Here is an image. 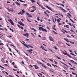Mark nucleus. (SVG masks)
Here are the masks:
<instances>
[{
	"label": "nucleus",
	"instance_id": "obj_3",
	"mask_svg": "<svg viewBox=\"0 0 77 77\" xmlns=\"http://www.w3.org/2000/svg\"><path fill=\"white\" fill-rule=\"evenodd\" d=\"M8 21H9L10 22L11 25H12L13 26H14V22H13V21L11 19L8 20Z\"/></svg>",
	"mask_w": 77,
	"mask_h": 77
},
{
	"label": "nucleus",
	"instance_id": "obj_37",
	"mask_svg": "<svg viewBox=\"0 0 77 77\" xmlns=\"http://www.w3.org/2000/svg\"><path fill=\"white\" fill-rule=\"evenodd\" d=\"M9 51H11V52H12V50H11V49L10 48H8Z\"/></svg>",
	"mask_w": 77,
	"mask_h": 77
},
{
	"label": "nucleus",
	"instance_id": "obj_6",
	"mask_svg": "<svg viewBox=\"0 0 77 77\" xmlns=\"http://www.w3.org/2000/svg\"><path fill=\"white\" fill-rule=\"evenodd\" d=\"M26 14L27 15H28V17H29L30 18L31 17H32V16L30 14L26 12Z\"/></svg>",
	"mask_w": 77,
	"mask_h": 77
},
{
	"label": "nucleus",
	"instance_id": "obj_25",
	"mask_svg": "<svg viewBox=\"0 0 77 77\" xmlns=\"http://www.w3.org/2000/svg\"><path fill=\"white\" fill-rule=\"evenodd\" d=\"M48 50H50V51H51V52H52V53H55V52H54L53 51H52V50H51L50 49L48 48Z\"/></svg>",
	"mask_w": 77,
	"mask_h": 77
},
{
	"label": "nucleus",
	"instance_id": "obj_62",
	"mask_svg": "<svg viewBox=\"0 0 77 77\" xmlns=\"http://www.w3.org/2000/svg\"><path fill=\"white\" fill-rule=\"evenodd\" d=\"M23 6H27V4H24V5H23Z\"/></svg>",
	"mask_w": 77,
	"mask_h": 77
},
{
	"label": "nucleus",
	"instance_id": "obj_41",
	"mask_svg": "<svg viewBox=\"0 0 77 77\" xmlns=\"http://www.w3.org/2000/svg\"><path fill=\"white\" fill-rule=\"evenodd\" d=\"M63 30L64 31V32H66V33H68V32H67V31H66V30H65L63 29Z\"/></svg>",
	"mask_w": 77,
	"mask_h": 77
},
{
	"label": "nucleus",
	"instance_id": "obj_4",
	"mask_svg": "<svg viewBox=\"0 0 77 77\" xmlns=\"http://www.w3.org/2000/svg\"><path fill=\"white\" fill-rule=\"evenodd\" d=\"M23 35L24 36H26L27 38H29V34L28 33H26V34H23Z\"/></svg>",
	"mask_w": 77,
	"mask_h": 77
},
{
	"label": "nucleus",
	"instance_id": "obj_5",
	"mask_svg": "<svg viewBox=\"0 0 77 77\" xmlns=\"http://www.w3.org/2000/svg\"><path fill=\"white\" fill-rule=\"evenodd\" d=\"M63 54H64V55H66L68 56H69V57H70V58H71V57L70 55H69V54H68L67 53L65 52H63Z\"/></svg>",
	"mask_w": 77,
	"mask_h": 77
},
{
	"label": "nucleus",
	"instance_id": "obj_12",
	"mask_svg": "<svg viewBox=\"0 0 77 77\" xmlns=\"http://www.w3.org/2000/svg\"><path fill=\"white\" fill-rule=\"evenodd\" d=\"M27 51H28V52H29L30 53V54H31V53H32V51H33V50L29 49V50H28Z\"/></svg>",
	"mask_w": 77,
	"mask_h": 77
},
{
	"label": "nucleus",
	"instance_id": "obj_13",
	"mask_svg": "<svg viewBox=\"0 0 77 77\" xmlns=\"http://www.w3.org/2000/svg\"><path fill=\"white\" fill-rule=\"evenodd\" d=\"M42 31H43L44 32H47V31L46 30V29H44L43 28H42Z\"/></svg>",
	"mask_w": 77,
	"mask_h": 77
},
{
	"label": "nucleus",
	"instance_id": "obj_15",
	"mask_svg": "<svg viewBox=\"0 0 77 77\" xmlns=\"http://www.w3.org/2000/svg\"><path fill=\"white\" fill-rule=\"evenodd\" d=\"M46 7L48 9H49V10H50L51 11H52V10L51 9V8H50L48 6L46 5Z\"/></svg>",
	"mask_w": 77,
	"mask_h": 77
},
{
	"label": "nucleus",
	"instance_id": "obj_29",
	"mask_svg": "<svg viewBox=\"0 0 77 77\" xmlns=\"http://www.w3.org/2000/svg\"><path fill=\"white\" fill-rule=\"evenodd\" d=\"M69 42L70 43V44H74V42H71L70 41H69Z\"/></svg>",
	"mask_w": 77,
	"mask_h": 77
},
{
	"label": "nucleus",
	"instance_id": "obj_18",
	"mask_svg": "<svg viewBox=\"0 0 77 77\" xmlns=\"http://www.w3.org/2000/svg\"><path fill=\"white\" fill-rule=\"evenodd\" d=\"M19 24H20V25H21V26H24V24H23V23L21 22H20V23H19Z\"/></svg>",
	"mask_w": 77,
	"mask_h": 77
},
{
	"label": "nucleus",
	"instance_id": "obj_56",
	"mask_svg": "<svg viewBox=\"0 0 77 77\" xmlns=\"http://www.w3.org/2000/svg\"><path fill=\"white\" fill-rule=\"evenodd\" d=\"M4 29L6 31H8V29L6 28H5Z\"/></svg>",
	"mask_w": 77,
	"mask_h": 77
},
{
	"label": "nucleus",
	"instance_id": "obj_16",
	"mask_svg": "<svg viewBox=\"0 0 77 77\" xmlns=\"http://www.w3.org/2000/svg\"><path fill=\"white\" fill-rule=\"evenodd\" d=\"M15 3L17 5H18V6H20V3L17 2H16Z\"/></svg>",
	"mask_w": 77,
	"mask_h": 77
},
{
	"label": "nucleus",
	"instance_id": "obj_35",
	"mask_svg": "<svg viewBox=\"0 0 77 77\" xmlns=\"http://www.w3.org/2000/svg\"><path fill=\"white\" fill-rule=\"evenodd\" d=\"M46 11L47 12H48L49 14H50V12L48 10H46Z\"/></svg>",
	"mask_w": 77,
	"mask_h": 77
},
{
	"label": "nucleus",
	"instance_id": "obj_9",
	"mask_svg": "<svg viewBox=\"0 0 77 77\" xmlns=\"http://www.w3.org/2000/svg\"><path fill=\"white\" fill-rule=\"evenodd\" d=\"M49 39L50 41H53V42H54V40H53V38L51 37L50 36H49Z\"/></svg>",
	"mask_w": 77,
	"mask_h": 77
},
{
	"label": "nucleus",
	"instance_id": "obj_11",
	"mask_svg": "<svg viewBox=\"0 0 77 77\" xmlns=\"http://www.w3.org/2000/svg\"><path fill=\"white\" fill-rule=\"evenodd\" d=\"M21 11H21V15H23L24 13H25V11L23 10H21Z\"/></svg>",
	"mask_w": 77,
	"mask_h": 77
},
{
	"label": "nucleus",
	"instance_id": "obj_52",
	"mask_svg": "<svg viewBox=\"0 0 77 77\" xmlns=\"http://www.w3.org/2000/svg\"><path fill=\"white\" fill-rule=\"evenodd\" d=\"M27 45L29 46V47H31V48H33V47L32 46H30L29 45Z\"/></svg>",
	"mask_w": 77,
	"mask_h": 77
},
{
	"label": "nucleus",
	"instance_id": "obj_38",
	"mask_svg": "<svg viewBox=\"0 0 77 77\" xmlns=\"http://www.w3.org/2000/svg\"><path fill=\"white\" fill-rule=\"evenodd\" d=\"M70 54H71L72 55V56H75L76 55H74V54H72L71 53H70Z\"/></svg>",
	"mask_w": 77,
	"mask_h": 77
},
{
	"label": "nucleus",
	"instance_id": "obj_1",
	"mask_svg": "<svg viewBox=\"0 0 77 77\" xmlns=\"http://www.w3.org/2000/svg\"><path fill=\"white\" fill-rule=\"evenodd\" d=\"M56 7H57V8H60V9H61V10H62V11L63 12H66V11H65V10L63 9V8H62V7H58V6L57 5H56Z\"/></svg>",
	"mask_w": 77,
	"mask_h": 77
},
{
	"label": "nucleus",
	"instance_id": "obj_63",
	"mask_svg": "<svg viewBox=\"0 0 77 77\" xmlns=\"http://www.w3.org/2000/svg\"><path fill=\"white\" fill-rule=\"evenodd\" d=\"M34 11L33 10H32V11H30V12H34Z\"/></svg>",
	"mask_w": 77,
	"mask_h": 77
},
{
	"label": "nucleus",
	"instance_id": "obj_32",
	"mask_svg": "<svg viewBox=\"0 0 77 77\" xmlns=\"http://www.w3.org/2000/svg\"><path fill=\"white\" fill-rule=\"evenodd\" d=\"M52 19L53 20V21L54 22V23H55V22L54 21V18L53 17H52Z\"/></svg>",
	"mask_w": 77,
	"mask_h": 77
},
{
	"label": "nucleus",
	"instance_id": "obj_60",
	"mask_svg": "<svg viewBox=\"0 0 77 77\" xmlns=\"http://www.w3.org/2000/svg\"><path fill=\"white\" fill-rule=\"evenodd\" d=\"M14 50H16V51L17 52V53H18V50H16V49L14 48Z\"/></svg>",
	"mask_w": 77,
	"mask_h": 77
},
{
	"label": "nucleus",
	"instance_id": "obj_17",
	"mask_svg": "<svg viewBox=\"0 0 77 77\" xmlns=\"http://www.w3.org/2000/svg\"><path fill=\"white\" fill-rule=\"evenodd\" d=\"M33 66H35V69H38V66H37L36 65H33Z\"/></svg>",
	"mask_w": 77,
	"mask_h": 77
},
{
	"label": "nucleus",
	"instance_id": "obj_45",
	"mask_svg": "<svg viewBox=\"0 0 77 77\" xmlns=\"http://www.w3.org/2000/svg\"><path fill=\"white\" fill-rule=\"evenodd\" d=\"M32 6V7H33V8H35V11H36V8H36V7H35L34 6Z\"/></svg>",
	"mask_w": 77,
	"mask_h": 77
},
{
	"label": "nucleus",
	"instance_id": "obj_40",
	"mask_svg": "<svg viewBox=\"0 0 77 77\" xmlns=\"http://www.w3.org/2000/svg\"><path fill=\"white\" fill-rule=\"evenodd\" d=\"M63 30L64 31V32H66V33H68V32H67V31H66V30H65L63 29Z\"/></svg>",
	"mask_w": 77,
	"mask_h": 77
},
{
	"label": "nucleus",
	"instance_id": "obj_21",
	"mask_svg": "<svg viewBox=\"0 0 77 77\" xmlns=\"http://www.w3.org/2000/svg\"><path fill=\"white\" fill-rule=\"evenodd\" d=\"M23 44L24 45V46H26V47L27 48H29V46H28L27 45L23 43Z\"/></svg>",
	"mask_w": 77,
	"mask_h": 77
},
{
	"label": "nucleus",
	"instance_id": "obj_31",
	"mask_svg": "<svg viewBox=\"0 0 77 77\" xmlns=\"http://www.w3.org/2000/svg\"><path fill=\"white\" fill-rule=\"evenodd\" d=\"M69 68L70 69H72V70H73V71H74V70H75V69L73 68H71L70 67Z\"/></svg>",
	"mask_w": 77,
	"mask_h": 77
},
{
	"label": "nucleus",
	"instance_id": "obj_23",
	"mask_svg": "<svg viewBox=\"0 0 77 77\" xmlns=\"http://www.w3.org/2000/svg\"><path fill=\"white\" fill-rule=\"evenodd\" d=\"M52 32L54 33V34H55V35H57V32L54 31V30H53Z\"/></svg>",
	"mask_w": 77,
	"mask_h": 77
},
{
	"label": "nucleus",
	"instance_id": "obj_10",
	"mask_svg": "<svg viewBox=\"0 0 77 77\" xmlns=\"http://www.w3.org/2000/svg\"><path fill=\"white\" fill-rule=\"evenodd\" d=\"M66 15L68 17V18H70V21H72V23H74V21H73V20H72V19H70L71 17H69V15L68 14H67Z\"/></svg>",
	"mask_w": 77,
	"mask_h": 77
},
{
	"label": "nucleus",
	"instance_id": "obj_55",
	"mask_svg": "<svg viewBox=\"0 0 77 77\" xmlns=\"http://www.w3.org/2000/svg\"><path fill=\"white\" fill-rule=\"evenodd\" d=\"M67 37H68V38H71V36L68 35H67Z\"/></svg>",
	"mask_w": 77,
	"mask_h": 77
},
{
	"label": "nucleus",
	"instance_id": "obj_14",
	"mask_svg": "<svg viewBox=\"0 0 77 77\" xmlns=\"http://www.w3.org/2000/svg\"><path fill=\"white\" fill-rule=\"evenodd\" d=\"M60 63H62V64H63V65H65L66 66H67V68H68V65H66V64H65L64 63H63L62 62H61L60 61Z\"/></svg>",
	"mask_w": 77,
	"mask_h": 77
},
{
	"label": "nucleus",
	"instance_id": "obj_36",
	"mask_svg": "<svg viewBox=\"0 0 77 77\" xmlns=\"http://www.w3.org/2000/svg\"><path fill=\"white\" fill-rule=\"evenodd\" d=\"M66 45H67L68 46H69V47H70L71 46V45H70L68 44L67 43H66Z\"/></svg>",
	"mask_w": 77,
	"mask_h": 77
},
{
	"label": "nucleus",
	"instance_id": "obj_54",
	"mask_svg": "<svg viewBox=\"0 0 77 77\" xmlns=\"http://www.w3.org/2000/svg\"><path fill=\"white\" fill-rule=\"evenodd\" d=\"M42 8L43 9H45V8L43 7H42Z\"/></svg>",
	"mask_w": 77,
	"mask_h": 77
},
{
	"label": "nucleus",
	"instance_id": "obj_61",
	"mask_svg": "<svg viewBox=\"0 0 77 77\" xmlns=\"http://www.w3.org/2000/svg\"><path fill=\"white\" fill-rule=\"evenodd\" d=\"M44 1L45 2H48V0H44Z\"/></svg>",
	"mask_w": 77,
	"mask_h": 77
},
{
	"label": "nucleus",
	"instance_id": "obj_48",
	"mask_svg": "<svg viewBox=\"0 0 77 77\" xmlns=\"http://www.w3.org/2000/svg\"><path fill=\"white\" fill-rule=\"evenodd\" d=\"M70 31V32H73V33H75V32H74V31H73L72 29H71Z\"/></svg>",
	"mask_w": 77,
	"mask_h": 77
},
{
	"label": "nucleus",
	"instance_id": "obj_33",
	"mask_svg": "<svg viewBox=\"0 0 77 77\" xmlns=\"http://www.w3.org/2000/svg\"><path fill=\"white\" fill-rule=\"evenodd\" d=\"M10 30H11V32H14V30L10 28Z\"/></svg>",
	"mask_w": 77,
	"mask_h": 77
},
{
	"label": "nucleus",
	"instance_id": "obj_22",
	"mask_svg": "<svg viewBox=\"0 0 77 77\" xmlns=\"http://www.w3.org/2000/svg\"><path fill=\"white\" fill-rule=\"evenodd\" d=\"M64 39L65 41H67V42H69V41H68V39H66V38H64Z\"/></svg>",
	"mask_w": 77,
	"mask_h": 77
},
{
	"label": "nucleus",
	"instance_id": "obj_30",
	"mask_svg": "<svg viewBox=\"0 0 77 77\" xmlns=\"http://www.w3.org/2000/svg\"><path fill=\"white\" fill-rule=\"evenodd\" d=\"M39 30H41V29H42V27L41 26H39Z\"/></svg>",
	"mask_w": 77,
	"mask_h": 77
},
{
	"label": "nucleus",
	"instance_id": "obj_34",
	"mask_svg": "<svg viewBox=\"0 0 77 77\" xmlns=\"http://www.w3.org/2000/svg\"><path fill=\"white\" fill-rule=\"evenodd\" d=\"M66 26L67 28H68V29H69V28L68 27H69V26L68 25H66Z\"/></svg>",
	"mask_w": 77,
	"mask_h": 77
},
{
	"label": "nucleus",
	"instance_id": "obj_64",
	"mask_svg": "<svg viewBox=\"0 0 77 77\" xmlns=\"http://www.w3.org/2000/svg\"><path fill=\"white\" fill-rule=\"evenodd\" d=\"M58 43L60 44H61V42L60 41L58 42Z\"/></svg>",
	"mask_w": 77,
	"mask_h": 77
},
{
	"label": "nucleus",
	"instance_id": "obj_27",
	"mask_svg": "<svg viewBox=\"0 0 77 77\" xmlns=\"http://www.w3.org/2000/svg\"><path fill=\"white\" fill-rule=\"evenodd\" d=\"M55 25H54V27H53V29L54 30H56V29L55 28Z\"/></svg>",
	"mask_w": 77,
	"mask_h": 77
},
{
	"label": "nucleus",
	"instance_id": "obj_28",
	"mask_svg": "<svg viewBox=\"0 0 77 77\" xmlns=\"http://www.w3.org/2000/svg\"><path fill=\"white\" fill-rule=\"evenodd\" d=\"M52 65L53 66H54V67L56 66V68H57V65H54L53 64H52Z\"/></svg>",
	"mask_w": 77,
	"mask_h": 77
},
{
	"label": "nucleus",
	"instance_id": "obj_7",
	"mask_svg": "<svg viewBox=\"0 0 77 77\" xmlns=\"http://www.w3.org/2000/svg\"><path fill=\"white\" fill-rule=\"evenodd\" d=\"M7 10L9 12H14V10L13 9V8H10V9H9L8 8Z\"/></svg>",
	"mask_w": 77,
	"mask_h": 77
},
{
	"label": "nucleus",
	"instance_id": "obj_26",
	"mask_svg": "<svg viewBox=\"0 0 77 77\" xmlns=\"http://www.w3.org/2000/svg\"><path fill=\"white\" fill-rule=\"evenodd\" d=\"M47 65H48V66H50V67H51V65L50 64H49L48 63H47Z\"/></svg>",
	"mask_w": 77,
	"mask_h": 77
},
{
	"label": "nucleus",
	"instance_id": "obj_2",
	"mask_svg": "<svg viewBox=\"0 0 77 77\" xmlns=\"http://www.w3.org/2000/svg\"><path fill=\"white\" fill-rule=\"evenodd\" d=\"M37 62L38 63H39V64H40V65H42V66H43L44 67V68H47V67L45 66V65L44 64H42V63L39 61H37Z\"/></svg>",
	"mask_w": 77,
	"mask_h": 77
},
{
	"label": "nucleus",
	"instance_id": "obj_53",
	"mask_svg": "<svg viewBox=\"0 0 77 77\" xmlns=\"http://www.w3.org/2000/svg\"><path fill=\"white\" fill-rule=\"evenodd\" d=\"M0 67L1 68H3V69H5V68L3 67L2 66H1V65H0Z\"/></svg>",
	"mask_w": 77,
	"mask_h": 77
},
{
	"label": "nucleus",
	"instance_id": "obj_49",
	"mask_svg": "<svg viewBox=\"0 0 77 77\" xmlns=\"http://www.w3.org/2000/svg\"><path fill=\"white\" fill-rule=\"evenodd\" d=\"M21 14V11H20V12L18 13V15H20V14Z\"/></svg>",
	"mask_w": 77,
	"mask_h": 77
},
{
	"label": "nucleus",
	"instance_id": "obj_44",
	"mask_svg": "<svg viewBox=\"0 0 77 77\" xmlns=\"http://www.w3.org/2000/svg\"><path fill=\"white\" fill-rule=\"evenodd\" d=\"M49 60H50V61H51L52 62H53V60L52 59H49Z\"/></svg>",
	"mask_w": 77,
	"mask_h": 77
},
{
	"label": "nucleus",
	"instance_id": "obj_58",
	"mask_svg": "<svg viewBox=\"0 0 77 77\" xmlns=\"http://www.w3.org/2000/svg\"><path fill=\"white\" fill-rule=\"evenodd\" d=\"M54 48L56 50H57V48L56 46H54Z\"/></svg>",
	"mask_w": 77,
	"mask_h": 77
},
{
	"label": "nucleus",
	"instance_id": "obj_46",
	"mask_svg": "<svg viewBox=\"0 0 77 77\" xmlns=\"http://www.w3.org/2000/svg\"><path fill=\"white\" fill-rule=\"evenodd\" d=\"M68 24H69V25H70V26H72V24H71V23H69Z\"/></svg>",
	"mask_w": 77,
	"mask_h": 77
},
{
	"label": "nucleus",
	"instance_id": "obj_43",
	"mask_svg": "<svg viewBox=\"0 0 77 77\" xmlns=\"http://www.w3.org/2000/svg\"><path fill=\"white\" fill-rule=\"evenodd\" d=\"M60 5H61V6H63V7H64L65 6L64 5L62 4H60Z\"/></svg>",
	"mask_w": 77,
	"mask_h": 77
},
{
	"label": "nucleus",
	"instance_id": "obj_47",
	"mask_svg": "<svg viewBox=\"0 0 77 77\" xmlns=\"http://www.w3.org/2000/svg\"><path fill=\"white\" fill-rule=\"evenodd\" d=\"M0 45H4V44H3V43H0Z\"/></svg>",
	"mask_w": 77,
	"mask_h": 77
},
{
	"label": "nucleus",
	"instance_id": "obj_19",
	"mask_svg": "<svg viewBox=\"0 0 77 77\" xmlns=\"http://www.w3.org/2000/svg\"><path fill=\"white\" fill-rule=\"evenodd\" d=\"M44 14H45L48 17H49V15H48V14L47 13V12H46V11H45Z\"/></svg>",
	"mask_w": 77,
	"mask_h": 77
},
{
	"label": "nucleus",
	"instance_id": "obj_20",
	"mask_svg": "<svg viewBox=\"0 0 77 77\" xmlns=\"http://www.w3.org/2000/svg\"><path fill=\"white\" fill-rule=\"evenodd\" d=\"M30 29H32V30H34V32H37V31L36 30H35V29L33 28H32L31 27L30 28Z\"/></svg>",
	"mask_w": 77,
	"mask_h": 77
},
{
	"label": "nucleus",
	"instance_id": "obj_57",
	"mask_svg": "<svg viewBox=\"0 0 77 77\" xmlns=\"http://www.w3.org/2000/svg\"><path fill=\"white\" fill-rule=\"evenodd\" d=\"M45 37H43L42 38V39H43V40H45Z\"/></svg>",
	"mask_w": 77,
	"mask_h": 77
},
{
	"label": "nucleus",
	"instance_id": "obj_39",
	"mask_svg": "<svg viewBox=\"0 0 77 77\" xmlns=\"http://www.w3.org/2000/svg\"><path fill=\"white\" fill-rule=\"evenodd\" d=\"M57 58L58 59H60V60L61 59H60V57H59L57 56Z\"/></svg>",
	"mask_w": 77,
	"mask_h": 77
},
{
	"label": "nucleus",
	"instance_id": "obj_42",
	"mask_svg": "<svg viewBox=\"0 0 77 77\" xmlns=\"http://www.w3.org/2000/svg\"><path fill=\"white\" fill-rule=\"evenodd\" d=\"M60 21V20L59 19H57V23H59Z\"/></svg>",
	"mask_w": 77,
	"mask_h": 77
},
{
	"label": "nucleus",
	"instance_id": "obj_51",
	"mask_svg": "<svg viewBox=\"0 0 77 77\" xmlns=\"http://www.w3.org/2000/svg\"><path fill=\"white\" fill-rule=\"evenodd\" d=\"M72 74H73V75H75L76 73H74V72H72Z\"/></svg>",
	"mask_w": 77,
	"mask_h": 77
},
{
	"label": "nucleus",
	"instance_id": "obj_50",
	"mask_svg": "<svg viewBox=\"0 0 77 77\" xmlns=\"http://www.w3.org/2000/svg\"><path fill=\"white\" fill-rule=\"evenodd\" d=\"M68 15H69V16H70V17H71V14H69V13H68Z\"/></svg>",
	"mask_w": 77,
	"mask_h": 77
},
{
	"label": "nucleus",
	"instance_id": "obj_59",
	"mask_svg": "<svg viewBox=\"0 0 77 77\" xmlns=\"http://www.w3.org/2000/svg\"><path fill=\"white\" fill-rule=\"evenodd\" d=\"M20 28H21V29H22V30H23V29H24V28L22 26H20Z\"/></svg>",
	"mask_w": 77,
	"mask_h": 77
},
{
	"label": "nucleus",
	"instance_id": "obj_8",
	"mask_svg": "<svg viewBox=\"0 0 77 77\" xmlns=\"http://www.w3.org/2000/svg\"><path fill=\"white\" fill-rule=\"evenodd\" d=\"M70 62H71L73 63H74V64H76V65H77V63L75 62V61H74V60H70Z\"/></svg>",
	"mask_w": 77,
	"mask_h": 77
},
{
	"label": "nucleus",
	"instance_id": "obj_24",
	"mask_svg": "<svg viewBox=\"0 0 77 77\" xmlns=\"http://www.w3.org/2000/svg\"><path fill=\"white\" fill-rule=\"evenodd\" d=\"M31 2L33 3H36V2L34 0H31Z\"/></svg>",
	"mask_w": 77,
	"mask_h": 77
}]
</instances>
